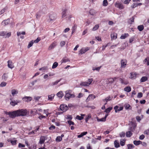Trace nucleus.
<instances>
[{
  "label": "nucleus",
  "mask_w": 149,
  "mask_h": 149,
  "mask_svg": "<svg viewBox=\"0 0 149 149\" xmlns=\"http://www.w3.org/2000/svg\"><path fill=\"white\" fill-rule=\"evenodd\" d=\"M72 91L69 90L65 91V98L66 100H68L71 98L74 97L75 95L72 93Z\"/></svg>",
  "instance_id": "f257e3e1"
},
{
  "label": "nucleus",
  "mask_w": 149,
  "mask_h": 149,
  "mask_svg": "<svg viewBox=\"0 0 149 149\" xmlns=\"http://www.w3.org/2000/svg\"><path fill=\"white\" fill-rule=\"evenodd\" d=\"M18 116H24L27 115V111L25 109H22L17 110Z\"/></svg>",
  "instance_id": "f03ea898"
},
{
  "label": "nucleus",
  "mask_w": 149,
  "mask_h": 149,
  "mask_svg": "<svg viewBox=\"0 0 149 149\" xmlns=\"http://www.w3.org/2000/svg\"><path fill=\"white\" fill-rule=\"evenodd\" d=\"M88 82H82L80 84V85L82 86H88L90 85L93 79H88Z\"/></svg>",
  "instance_id": "7ed1b4c3"
},
{
  "label": "nucleus",
  "mask_w": 149,
  "mask_h": 149,
  "mask_svg": "<svg viewBox=\"0 0 149 149\" xmlns=\"http://www.w3.org/2000/svg\"><path fill=\"white\" fill-rule=\"evenodd\" d=\"M10 117L11 118H14L18 116L17 110L12 112H8V114Z\"/></svg>",
  "instance_id": "20e7f679"
},
{
  "label": "nucleus",
  "mask_w": 149,
  "mask_h": 149,
  "mask_svg": "<svg viewBox=\"0 0 149 149\" xmlns=\"http://www.w3.org/2000/svg\"><path fill=\"white\" fill-rule=\"evenodd\" d=\"M60 107V110L63 111H66L68 109V107L67 105L64 104L61 105Z\"/></svg>",
  "instance_id": "39448f33"
},
{
  "label": "nucleus",
  "mask_w": 149,
  "mask_h": 149,
  "mask_svg": "<svg viewBox=\"0 0 149 149\" xmlns=\"http://www.w3.org/2000/svg\"><path fill=\"white\" fill-rule=\"evenodd\" d=\"M115 6L119 9H122L124 8V7L123 5L119 2H116L115 4Z\"/></svg>",
  "instance_id": "423d86ee"
},
{
  "label": "nucleus",
  "mask_w": 149,
  "mask_h": 149,
  "mask_svg": "<svg viewBox=\"0 0 149 149\" xmlns=\"http://www.w3.org/2000/svg\"><path fill=\"white\" fill-rule=\"evenodd\" d=\"M56 18V15L55 14L52 13L50 14L49 19L50 21H53Z\"/></svg>",
  "instance_id": "0eeeda50"
},
{
  "label": "nucleus",
  "mask_w": 149,
  "mask_h": 149,
  "mask_svg": "<svg viewBox=\"0 0 149 149\" xmlns=\"http://www.w3.org/2000/svg\"><path fill=\"white\" fill-rule=\"evenodd\" d=\"M115 110V112L116 113L119 112V111L122 110L123 109V107H119L118 106H116L114 108Z\"/></svg>",
  "instance_id": "6e6552de"
},
{
  "label": "nucleus",
  "mask_w": 149,
  "mask_h": 149,
  "mask_svg": "<svg viewBox=\"0 0 149 149\" xmlns=\"http://www.w3.org/2000/svg\"><path fill=\"white\" fill-rule=\"evenodd\" d=\"M113 97V96H111L110 95H109V96L107 97L105 99H103V101H105L106 102V103L104 104V105L106 104H107V102L108 101H110L111 100Z\"/></svg>",
  "instance_id": "1a4fd4ad"
},
{
  "label": "nucleus",
  "mask_w": 149,
  "mask_h": 149,
  "mask_svg": "<svg viewBox=\"0 0 149 149\" xmlns=\"http://www.w3.org/2000/svg\"><path fill=\"white\" fill-rule=\"evenodd\" d=\"M127 61L125 60H122L121 61V68H124L125 67V65H126Z\"/></svg>",
  "instance_id": "9d476101"
},
{
  "label": "nucleus",
  "mask_w": 149,
  "mask_h": 149,
  "mask_svg": "<svg viewBox=\"0 0 149 149\" xmlns=\"http://www.w3.org/2000/svg\"><path fill=\"white\" fill-rule=\"evenodd\" d=\"M62 10V17L63 18L65 17L66 16V12L67 11V9L66 8L63 9Z\"/></svg>",
  "instance_id": "9b49d317"
},
{
  "label": "nucleus",
  "mask_w": 149,
  "mask_h": 149,
  "mask_svg": "<svg viewBox=\"0 0 149 149\" xmlns=\"http://www.w3.org/2000/svg\"><path fill=\"white\" fill-rule=\"evenodd\" d=\"M10 23V19H8L6 20H4L2 22V25L4 26H6L8 24Z\"/></svg>",
  "instance_id": "f8f14e48"
},
{
  "label": "nucleus",
  "mask_w": 149,
  "mask_h": 149,
  "mask_svg": "<svg viewBox=\"0 0 149 149\" xmlns=\"http://www.w3.org/2000/svg\"><path fill=\"white\" fill-rule=\"evenodd\" d=\"M22 99L25 102H28L31 101L32 98L31 97H25L23 98Z\"/></svg>",
  "instance_id": "ddd939ff"
},
{
  "label": "nucleus",
  "mask_w": 149,
  "mask_h": 149,
  "mask_svg": "<svg viewBox=\"0 0 149 149\" xmlns=\"http://www.w3.org/2000/svg\"><path fill=\"white\" fill-rule=\"evenodd\" d=\"M8 68L12 69L14 67L13 64L11 61H8Z\"/></svg>",
  "instance_id": "4468645a"
},
{
  "label": "nucleus",
  "mask_w": 149,
  "mask_h": 149,
  "mask_svg": "<svg viewBox=\"0 0 149 149\" xmlns=\"http://www.w3.org/2000/svg\"><path fill=\"white\" fill-rule=\"evenodd\" d=\"M45 140V137L44 136H41L40 138L39 141V143L40 144L43 143Z\"/></svg>",
  "instance_id": "2eb2a0df"
},
{
  "label": "nucleus",
  "mask_w": 149,
  "mask_h": 149,
  "mask_svg": "<svg viewBox=\"0 0 149 149\" xmlns=\"http://www.w3.org/2000/svg\"><path fill=\"white\" fill-rule=\"evenodd\" d=\"M56 42H54L48 48L49 50H51L54 48L56 46Z\"/></svg>",
  "instance_id": "dca6fc26"
},
{
  "label": "nucleus",
  "mask_w": 149,
  "mask_h": 149,
  "mask_svg": "<svg viewBox=\"0 0 149 149\" xmlns=\"http://www.w3.org/2000/svg\"><path fill=\"white\" fill-rule=\"evenodd\" d=\"M117 34L116 33H112L111 35V38L113 39H116L117 38Z\"/></svg>",
  "instance_id": "f3484780"
},
{
  "label": "nucleus",
  "mask_w": 149,
  "mask_h": 149,
  "mask_svg": "<svg viewBox=\"0 0 149 149\" xmlns=\"http://www.w3.org/2000/svg\"><path fill=\"white\" fill-rule=\"evenodd\" d=\"M56 95L59 98H61L63 95V92L61 91L57 93Z\"/></svg>",
  "instance_id": "a211bd4d"
},
{
  "label": "nucleus",
  "mask_w": 149,
  "mask_h": 149,
  "mask_svg": "<svg viewBox=\"0 0 149 149\" xmlns=\"http://www.w3.org/2000/svg\"><path fill=\"white\" fill-rule=\"evenodd\" d=\"M8 78V73L4 74L2 77V79L4 81H6Z\"/></svg>",
  "instance_id": "6ab92c4d"
},
{
  "label": "nucleus",
  "mask_w": 149,
  "mask_h": 149,
  "mask_svg": "<svg viewBox=\"0 0 149 149\" xmlns=\"http://www.w3.org/2000/svg\"><path fill=\"white\" fill-rule=\"evenodd\" d=\"M114 146L116 148H118L120 146L119 142L117 140H115L114 141Z\"/></svg>",
  "instance_id": "aec40b11"
},
{
  "label": "nucleus",
  "mask_w": 149,
  "mask_h": 149,
  "mask_svg": "<svg viewBox=\"0 0 149 149\" xmlns=\"http://www.w3.org/2000/svg\"><path fill=\"white\" fill-rule=\"evenodd\" d=\"M133 143L135 145L138 146L140 144H141V143H142V142L140 140H134L133 141Z\"/></svg>",
  "instance_id": "412c9836"
},
{
  "label": "nucleus",
  "mask_w": 149,
  "mask_h": 149,
  "mask_svg": "<svg viewBox=\"0 0 149 149\" xmlns=\"http://www.w3.org/2000/svg\"><path fill=\"white\" fill-rule=\"evenodd\" d=\"M148 80V77L146 76H143L141 77L140 79V82H145Z\"/></svg>",
  "instance_id": "4be33fe9"
},
{
  "label": "nucleus",
  "mask_w": 149,
  "mask_h": 149,
  "mask_svg": "<svg viewBox=\"0 0 149 149\" xmlns=\"http://www.w3.org/2000/svg\"><path fill=\"white\" fill-rule=\"evenodd\" d=\"M54 96L55 95L54 94H52L50 95H49L48 96V100L50 101H52V100L53 99Z\"/></svg>",
  "instance_id": "5701e85b"
},
{
  "label": "nucleus",
  "mask_w": 149,
  "mask_h": 149,
  "mask_svg": "<svg viewBox=\"0 0 149 149\" xmlns=\"http://www.w3.org/2000/svg\"><path fill=\"white\" fill-rule=\"evenodd\" d=\"M20 102L19 101H12L10 102V104L13 106H14L15 105H16L18 103H19Z\"/></svg>",
  "instance_id": "b1692460"
},
{
  "label": "nucleus",
  "mask_w": 149,
  "mask_h": 149,
  "mask_svg": "<svg viewBox=\"0 0 149 149\" xmlns=\"http://www.w3.org/2000/svg\"><path fill=\"white\" fill-rule=\"evenodd\" d=\"M119 80L120 81L122 84H123L125 85L127 84L128 83V82L127 81H125L124 79L121 78H120Z\"/></svg>",
  "instance_id": "393cba45"
},
{
  "label": "nucleus",
  "mask_w": 149,
  "mask_h": 149,
  "mask_svg": "<svg viewBox=\"0 0 149 149\" xmlns=\"http://www.w3.org/2000/svg\"><path fill=\"white\" fill-rule=\"evenodd\" d=\"M128 36L129 34L128 33H125L124 34H122L120 38L121 39H124Z\"/></svg>",
  "instance_id": "a878e982"
},
{
  "label": "nucleus",
  "mask_w": 149,
  "mask_h": 149,
  "mask_svg": "<svg viewBox=\"0 0 149 149\" xmlns=\"http://www.w3.org/2000/svg\"><path fill=\"white\" fill-rule=\"evenodd\" d=\"M18 93V91L15 89L11 90V93L14 96L15 95L17 94Z\"/></svg>",
  "instance_id": "bb28decb"
},
{
  "label": "nucleus",
  "mask_w": 149,
  "mask_h": 149,
  "mask_svg": "<svg viewBox=\"0 0 149 149\" xmlns=\"http://www.w3.org/2000/svg\"><path fill=\"white\" fill-rule=\"evenodd\" d=\"M136 73H131L130 78L132 79H135L136 77Z\"/></svg>",
  "instance_id": "cd10ccee"
},
{
  "label": "nucleus",
  "mask_w": 149,
  "mask_h": 149,
  "mask_svg": "<svg viewBox=\"0 0 149 149\" xmlns=\"http://www.w3.org/2000/svg\"><path fill=\"white\" fill-rule=\"evenodd\" d=\"M132 134V133L130 131L127 132H126V136L127 137H131Z\"/></svg>",
  "instance_id": "c85d7f7f"
},
{
  "label": "nucleus",
  "mask_w": 149,
  "mask_h": 149,
  "mask_svg": "<svg viewBox=\"0 0 149 149\" xmlns=\"http://www.w3.org/2000/svg\"><path fill=\"white\" fill-rule=\"evenodd\" d=\"M131 89V88L130 86H127L124 88V91L127 92H130Z\"/></svg>",
  "instance_id": "c756f323"
},
{
  "label": "nucleus",
  "mask_w": 149,
  "mask_h": 149,
  "mask_svg": "<svg viewBox=\"0 0 149 149\" xmlns=\"http://www.w3.org/2000/svg\"><path fill=\"white\" fill-rule=\"evenodd\" d=\"M62 63H66V62L70 61V60L69 59H68L66 57H65L62 60Z\"/></svg>",
  "instance_id": "7c9ffc66"
},
{
  "label": "nucleus",
  "mask_w": 149,
  "mask_h": 149,
  "mask_svg": "<svg viewBox=\"0 0 149 149\" xmlns=\"http://www.w3.org/2000/svg\"><path fill=\"white\" fill-rule=\"evenodd\" d=\"M125 139H121L120 141V143L121 146H123L125 145Z\"/></svg>",
  "instance_id": "2f4dec72"
},
{
  "label": "nucleus",
  "mask_w": 149,
  "mask_h": 149,
  "mask_svg": "<svg viewBox=\"0 0 149 149\" xmlns=\"http://www.w3.org/2000/svg\"><path fill=\"white\" fill-rule=\"evenodd\" d=\"M76 29H77V25H76L75 24H74L72 28V34L74 32H75V31L76 30Z\"/></svg>",
  "instance_id": "473e14b6"
},
{
  "label": "nucleus",
  "mask_w": 149,
  "mask_h": 149,
  "mask_svg": "<svg viewBox=\"0 0 149 149\" xmlns=\"http://www.w3.org/2000/svg\"><path fill=\"white\" fill-rule=\"evenodd\" d=\"M128 149H132L134 148V146L133 144H128L127 145Z\"/></svg>",
  "instance_id": "72a5a7b5"
},
{
  "label": "nucleus",
  "mask_w": 149,
  "mask_h": 149,
  "mask_svg": "<svg viewBox=\"0 0 149 149\" xmlns=\"http://www.w3.org/2000/svg\"><path fill=\"white\" fill-rule=\"evenodd\" d=\"M96 13L95 11L93 9H91L89 11V14L91 15H93Z\"/></svg>",
  "instance_id": "f704fd0d"
},
{
  "label": "nucleus",
  "mask_w": 149,
  "mask_h": 149,
  "mask_svg": "<svg viewBox=\"0 0 149 149\" xmlns=\"http://www.w3.org/2000/svg\"><path fill=\"white\" fill-rule=\"evenodd\" d=\"M87 50L86 49L82 48L80 50L79 52L81 54H83L86 52Z\"/></svg>",
  "instance_id": "c9c22d12"
},
{
  "label": "nucleus",
  "mask_w": 149,
  "mask_h": 149,
  "mask_svg": "<svg viewBox=\"0 0 149 149\" xmlns=\"http://www.w3.org/2000/svg\"><path fill=\"white\" fill-rule=\"evenodd\" d=\"M137 28L140 31H141L143 30L144 29V27L143 25H140L138 26Z\"/></svg>",
  "instance_id": "e433bc0d"
},
{
  "label": "nucleus",
  "mask_w": 149,
  "mask_h": 149,
  "mask_svg": "<svg viewBox=\"0 0 149 149\" xmlns=\"http://www.w3.org/2000/svg\"><path fill=\"white\" fill-rule=\"evenodd\" d=\"M58 63L57 62H54L52 67V69H54L56 68L58 65Z\"/></svg>",
  "instance_id": "4c0bfd02"
},
{
  "label": "nucleus",
  "mask_w": 149,
  "mask_h": 149,
  "mask_svg": "<svg viewBox=\"0 0 149 149\" xmlns=\"http://www.w3.org/2000/svg\"><path fill=\"white\" fill-rule=\"evenodd\" d=\"M62 140V138L61 136H57L56 139V141L57 142H59L61 141Z\"/></svg>",
  "instance_id": "58836bf2"
},
{
  "label": "nucleus",
  "mask_w": 149,
  "mask_h": 149,
  "mask_svg": "<svg viewBox=\"0 0 149 149\" xmlns=\"http://www.w3.org/2000/svg\"><path fill=\"white\" fill-rule=\"evenodd\" d=\"M112 109V108L111 107H109L105 110V112L107 113H109Z\"/></svg>",
  "instance_id": "ea45409f"
},
{
  "label": "nucleus",
  "mask_w": 149,
  "mask_h": 149,
  "mask_svg": "<svg viewBox=\"0 0 149 149\" xmlns=\"http://www.w3.org/2000/svg\"><path fill=\"white\" fill-rule=\"evenodd\" d=\"M34 43L33 41V40L31 41L30 42H29V45H28L27 47L29 48L31 47Z\"/></svg>",
  "instance_id": "a19ab883"
},
{
  "label": "nucleus",
  "mask_w": 149,
  "mask_h": 149,
  "mask_svg": "<svg viewBox=\"0 0 149 149\" xmlns=\"http://www.w3.org/2000/svg\"><path fill=\"white\" fill-rule=\"evenodd\" d=\"M99 27V26L98 24H96L93 28L92 30L93 31H95Z\"/></svg>",
  "instance_id": "79ce46f5"
},
{
  "label": "nucleus",
  "mask_w": 149,
  "mask_h": 149,
  "mask_svg": "<svg viewBox=\"0 0 149 149\" xmlns=\"http://www.w3.org/2000/svg\"><path fill=\"white\" fill-rule=\"evenodd\" d=\"M144 62L146 64L148 65H149V59L148 58H146L144 60Z\"/></svg>",
  "instance_id": "37998d69"
},
{
  "label": "nucleus",
  "mask_w": 149,
  "mask_h": 149,
  "mask_svg": "<svg viewBox=\"0 0 149 149\" xmlns=\"http://www.w3.org/2000/svg\"><path fill=\"white\" fill-rule=\"evenodd\" d=\"M91 115L90 114H89L87 116L85 119V121L86 123H87L88 121V120L91 118Z\"/></svg>",
  "instance_id": "c03bdc74"
},
{
  "label": "nucleus",
  "mask_w": 149,
  "mask_h": 149,
  "mask_svg": "<svg viewBox=\"0 0 149 149\" xmlns=\"http://www.w3.org/2000/svg\"><path fill=\"white\" fill-rule=\"evenodd\" d=\"M76 118L79 120H81L83 119L84 118L83 117L77 115L76 117Z\"/></svg>",
  "instance_id": "a18cd8bd"
},
{
  "label": "nucleus",
  "mask_w": 149,
  "mask_h": 149,
  "mask_svg": "<svg viewBox=\"0 0 149 149\" xmlns=\"http://www.w3.org/2000/svg\"><path fill=\"white\" fill-rule=\"evenodd\" d=\"M97 121L98 122L99 121H102V122H104L106 121L103 118H102L101 119L97 117Z\"/></svg>",
  "instance_id": "49530a36"
},
{
  "label": "nucleus",
  "mask_w": 149,
  "mask_h": 149,
  "mask_svg": "<svg viewBox=\"0 0 149 149\" xmlns=\"http://www.w3.org/2000/svg\"><path fill=\"white\" fill-rule=\"evenodd\" d=\"M6 85V83L4 82H2L0 84V87H3L5 86Z\"/></svg>",
  "instance_id": "de8ad7c7"
},
{
  "label": "nucleus",
  "mask_w": 149,
  "mask_h": 149,
  "mask_svg": "<svg viewBox=\"0 0 149 149\" xmlns=\"http://www.w3.org/2000/svg\"><path fill=\"white\" fill-rule=\"evenodd\" d=\"M117 78L116 77H114V78H111L109 79V81L111 83H112L114 81H115L116 79Z\"/></svg>",
  "instance_id": "09e8293b"
},
{
  "label": "nucleus",
  "mask_w": 149,
  "mask_h": 149,
  "mask_svg": "<svg viewBox=\"0 0 149 149\" xmlns=\"http://www.w3.org/2000/svg\"><path fill=\"white\" fill-rule=\"evenodd\" d=\"M103 6H106L108 5V2L107 0H104L103 1Z\"/></svg>",
  "instance_id": "8fccbe9b"
},
{
  "label": "nucleus",
  "mask_w": 149,
  "mask_h": 149,
  "mask_svg": "<svg viewBox=\"0 0 149 149\" xmlns=\"http://www.w3.org/2000/svg\"><path fill=\"white\" fill-rule=\"evenodd\" d=\"M125 133L124 132H122L119 134L120 136L121 137H123L125 136Z\"/></svg>",
  "instance_id": "3c124183"
},
{
  "label": "nucleus",
  "mask_w": 149,
  "mask_h": 149,
  "mask_svg": "<svg viewBox=\"0 0 149 149\" xmlns=\"http://www.w3.org/2000/svg\"><path fill=\"white\" fill-rule=\"evenodd\" d=\"M6 32L5 31H1L0 32V36H4L6 35Z\"/></svg>",
  "instance_id": "603ef678"
},
{
  "label": "nucleus",
  "mask_w": 149,
  "mask_h": 149,
  "mask_svg": "<svg viewBox=\"0 0 149 149\" xmlns=\"http://www.w3.org/2000/svg\"><path fill=\"white\" fill-rule=\"evenodd\" d=\"M21 34L22 35H25V32L24 31H23L21 33L20 32H17V35L18 36H19Z\"/></svg>",
  "instance_id": "864d4df0"
},
{
  "label": "nucleus",
  "mask_w": 149,
  "mask_h": 149,
  "mask_svg": "<svg viewBox=\"0 0 149 149\" xmlns=\"http://www.w3.org/2000/svg\"><path fill=\"white\" fill-rule=\"evenodd\" d=\"M68 123L70 125H74V123L73 122H72V121L70 120H68Z\"/></svg>",
  "instance_id": "5fc2aeb1"
},
{
  "label": "nucleus",
  "mask_w": 149,
  "mask_h": 149,
  "mask_svg": "<svg viewBox=\"0 0 149 149\" xmlns=\"http://www.w3.org/2000/svg\"><path fill=\"white\" fill-rule=\"evenodd\" d=\"M143 94L142 93L140 92L138 93L137 97L139 98L141 97H142Z\"/></svg>",
  "instance_id": "6e6d98bb"
},
{
  "label": "nucleus",
  "mask_w": 149,
  "mask_h": 149,
  "mask_svg": "<svg viewBox=\"0 0 149 149\" xmlns=\"http://www.w3.org/2000/svg\"><path fill=\"white\" fill-rule=\"evenodd\" d=\"M17 140L14 141L10 140V142L13 145H15L16 144Z\"/></svg>",
  "instance_id": "4d7b16f0"
},
{
  "label": "nucleus",
  "mask_w": 149,
  "mask_h": 149,
  "mask_svg": "<svg viewBox=\"0 0 149 149\" xmlns=\"http://www.w3.org/2000/svg\"><path fill=\"white\" fill-rule=\"evenodd\" d=\"M89 96L90 97V99L91 98L92 99H94L95 98V96L93 94H90Z\"/></svg>",
  "instance_id": "13d9d810"
},
{
  "label": "nucleus",
  "mask_w": 149,
  "mask_h": 149,
  "mask_svg": "<svg viewBox=\"0 0 149 149\" xmlns=\"http://www.w3.org/2000/svg\"><path fill=\"white\" fill-rule=\"evenodd\" d=\"M40 40V38H38L36 40H34L33 41V42H35V43H37Z\"/></svg>",
  "instance_id": "bf43d9fd"
},
{
  "label": "nucleus",
  "mask_w": 149,
  "mask_h": 149,
  "mask_svg": "<svg viewBox=\"0 0 149 149\" xmlns=\"http://www.w3.org/2000/svg\"><path fill=\"white\" fill-rule=\"evenodd\" d=\"M65 42L64 41H62L60 43V45L61 47H63V46L65 45Z\"/></svg>",
  "instance_id": "052dcab7"
},
{
  "label": "nucleus",
  "mask_w": 149,
  "mask_h": 149,
  "mask_svg": "<svg viewBox=\"0 0 149 149\" xmlns=\"http://www.w3.org/2000/svg\"><path fill=\"white\" fill-rule=\"evenodd\" d=\"M41 97L40 96H35L34 99L36 101H38L39 99Z\"/></svg>",
  "instance_id": "680f3d73"
},
{
  "label": "nucleus",
  "mask_w": 149,
  "mask_h": 149,
  "mask_svg": "<svg viewBox=\"0 0 149 149\" xmlns=\"http://www.w3.org/2000/svg\"><path fill=\"white\" fill-rule=\"evenodd\" d=\"M145 138V136L143 134H142L140 136L139 139L140 140H143Z\"/></svg>",
  "instance_id": "e2e57ef3"
},
{
  "label": "nucleus",
  "mask_w": 149,
  "mask_h": 149,
  "mask_svg": "<svg viewBox=\"0 0 149 149\" xmlns=\"http://www.w3.org/2000/svg\"><path fill=\"white\" fill-rule=\"evenodd\" d=\"M47 67H42V68H41L39 69L40 70H47Z\"/></svg>",
  "instance_id": "0e129e2a"
},
{
  "label": "nucleus",
  "mask_w": 149,
  "mask_h": 149,
  "mask_svg": "<svg viewBox=\"0 0 149 149\" xmlns=\"http://www.w3.org/2000/svg\"><path fill=\"white\" fill-rule=\"evenodd\" d=\"M136 119L139 122L140 121V120H141V119L140 117L139 116H136Z\"/></svg>",
  "instance_id": "69168bd1"
},
{
  "label": "nucleus",
  "mask_w": 149,
  "mask_h": 149,
  "mask_svg": "<svg viewBox=\"0 0 149 149\" xmlns=\"http://www.w3.org/2000/svg\"><path fill=\"white\" fill-rule=\"evenodd\" d=\"M135 16H134L132 17L130 19L131 21V23H130L131 24L132 22H134V17Z\"/></svg>",
  "instance_id": "338daca9"
},
{
  "label": "nucleus",
  "mask_w": 149,
  "mask_h": 149,
  "mask_svg": "<svg viewBox=\"0 0 149 149\" xmlns=\"http://www.w3.org/2000/svg\"><path fill=\"white\" fill-rule=\"evenodd\" d=\"M5 11V8H3L2 9L1 11H0V15L3 14L4 13Z\"/></svg>",
  "instance_id": "774afa93"
}]
</instances>
